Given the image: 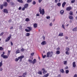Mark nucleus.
Returning a JSON list of instances; mask_svg holds the SVG:
<instances>
[{
    "instance_id": "28",
    "label": "nucleus",
    "mask_w": 77,
    "mask_h": 77,
    "mask_svg": "<svg viewBox=\"0 0 77 77\" xmlns=\"http://www.w3.org/2000/svg\"><path fill=\"white\" fill-rule=\"evenodd\" d=\"M26 36H30V33H27L26 34Z\"/></svg>"
},
{
    "instance_id": "8",
    "label": "nucleus",
    "mask_w": 77,
    "mask_h": 77,
    "mask_svg": "<svg viewBox=\"0 0 77 77\" xmlns=\"http://www.w3.org/2000/svg\"><path fill=\"white\" fill-rule=\"evenodd\" d=\"M3 12L4 13H6V14H8V9H3Z\"/></svg>"
},
{
    "instance_id": "11",
    "label": "nucleus",
    "mask_w": 77,
    "mask_h": 77,
    "mask_svg": "<svg viewBox=\"0 0 77 77\" xmlns=\"http://www.w3.org/2000/svg\"><path fill=\"white\" fill-rule=\"evenodd\" d=\"M4 6L5 7H6V6H8V3L6 2H5L4 3Z\"/></svg>"
},
{
    "instance_id": "53",
    "label": "nucleus",
    "mask_w": 77,
    "mask_h": 77,
    "mask_svg": "<svg viewBox=\"0 0 77 77\" xmlns=\"http://www.w3.org/2000/svg\"><path fill=\"white\" fill-rule=\"evenodd\" d=\"M65 69H68V66H66V67L65 68Z\"/></svg>"
},
{
    "instance_id": "60",
    "label": "nucleus",
    "mask_w": 77,
    "mask_h": 77,
    "mask_svg": "<svg viewBox=\"0 0 77 77\" xmlns=\"http://www.w3.org/2000/svg\"><path fill=\"white\" fill-rule=\"evenodd\" d=\"M6 1L8 3H9L10 2V0H6Z\"/></svg>"
},
{
    "instance_id": "13",
    "label": "nucleus",
    "mask_w": 77,
    "mask_h": 77,
    "mask_svg": "<svg viewBox=\"0 0 77 77\" xmlns=\"http://www.w3.org/2000/svg\"><path fill=\"white\" fill-rule=\"evenodd\" d=\"M72 66L73 68H75V67L76 66V65H75V62H73L72 63Z\"/></svg>"
},
{
    "instance_id": "54",
    "label": "nucleus",
    "mask_w": 77,
    "mask_h": 77,
    "mask_svg": "<svg viewBox=\"0 0 77 77\" xmlns=\"http://www.w3.org/2000/svg\"><path fill=\"white\" fill-rule=\"evenodd\" d=\"M42 1V0H38V2L40 3Z\"/></svg>"
},
{
    "instance_id": "20",
    "label": "nucleus",
    "mask_w": 77,
    "mask_h": 77,
    "mask_svg": "<svg viewBox=\"0 0 77 77\" xmlns=\"http://www.w3.org/2000/svg\"><path fill=\"white\" fill-rule=\"evenodd\" d=\"M60 72H62V73H64V72H65V71H64V70L63 69H60Z\"/></svg>"
},
{
    "instance_id": "58",
    "label": "nucleus",
    "mask_w": 77,
    "mask_h": 77,
    "mask_svg": "<svg viewBox=\"0 0 77 77\" xmlns=\"http://www.w3.org/2000/svg\"><path fill=\"white\" fill-rule=\"evenodd\" d=\"M22 26L20 25L19 29H22Z\"/></svg>"
},
{
    "instance_id": "18",
    "label": "nucleus",
    "mask_w": 77,
    "mask_h": 77,
    "mask_svg": "<svg viewBox=\"0 0 77 77\" xmlns=\"http://www.w3.org/2000/svg\"><path fill=\"white\" fill-rule=\"evenodd\" d=\"M48 75H49V73H48L44 75L43 77H47Z\"/></svg>"
},
{
    "instance_id": "57",
    "label": "nucleus",
    "mask_w": 77,
    "mask_h": 77,
    "mask_svg": "<svg viewBox=\"0 0 77 77\" xmlns=\"http://www.w3.org/2000/svg\"><path fill=\"white\" fill-rule=\"evenodd\" d=\"M49 25H50V26H53V24H52V23H51Z\"/></svg>"
},
{
    "instance_id": "31",
    "label": "nucleus",
    "mask_w": 77,
    "mask_h": 77,
    "mask_svg": "<svg viewBox=\"0 0 77 77\" xmlns=\"http://www.w3.org/2000/svg\"><path fill=\"white\" fill-rule=\"evenodd\" d=\"M57 54H60V51H57L56 53Z\"/></svg>"
},
{
    "instance_id": "56",
    "label": "nucleus",
    "mask_w": 77,
    "mask_h": 77,
    "mask_svg": "<svg viewBox=\"0 0 77 77\" xmlns=\"http://www.w3.org/2000/svg\"><path fill=\"white\" fill-rule=\"evenodd\" d=\"M57 2H58V0H55V2L56 3H57Z\"/></svg>"
},
{
    "instance_id": "33",
    "label": "nucleus",
    "mask_w": 77,
    "mask_h": 77,
    "mask_svg": "<svg viewBox=\"0 0 77 77\" xmlns=\"http://www.w3.org/2000/svg\"><path fill=\"white\" fill-rule=\"evenodd\" d=\"M66 54H67L68 55H69V52H68V51H66Z\"/></svg>"
},
{
    "instance_id": "32",
    "label": "nucleus",
    "mask_w": 77,
    "mask_h": 77,
    "mask_svg": "<svg viewBox=\"0 0 77 77\" xmlns=\"http://www.w3.org/2000/svg\"><path fill=\"white\" fill-rule=\"evenodd\" d=\"M73 12L72 11H70V13H69V15H73Z\"/></svg>"
},
{
    "instance_id": "9",
    "label": "nucleus",
    "mask_w": 77,
    "mask_h": 77,
    "mask_svg": "<svg viewBox=\"0 0 77 77\" xmlns=\"http://www.w3.org/2000/svg\"><path fill=\"white\" fill-rule=\"evenodd\" d=\"M72 8L71 7H67L66 9V11H70V10H71L72 9Z\"/></svg>"
},
{
    "instance_id": "38",
    "label": "nucleus",
    "mask_w": 77,
    "mask_h": 77,
    "mask_svg": "<svg viewBox=\"0 0 77 77\" xmlns=\"http://www.w3.org/2000/svg\"><path fill=\"white\" fill-rule=\"evenodd\" d=\"M25 21H29L30 20H29V18H26L25 19Z\"/></svg>"
},
{
    "instance_id": "41",
    "label": "nucleus",
    "mask_w": 77,
    "mask_h": 77,
    "mask_svg": "<svg viewBox=\"0 0 77 77\" xmlns=\"http://www.w3.org/2000/svg\"><path fill=\"white\" fill-rule=\"evenodd\" d=\"M69 72V70H66V74H68Z\"/></svg>"
},
{
    "instance_id": "26",
    "label": "nucleus",
    "mask_w": 77,
    "mask_h": 77,
    "mask_svg": "<svg viewBox=\"0 0 77 77\" xmlns=\"http://www.w3.org/2000/svg\"><path fill=\"white\" fill-rule=\"evenodd\" d=\"M66 51H69V48H66Z\"/></svg>"
},
{
    "instance_id": "12",
    "label": "nucleus",
    "mask_w": 77,
    "mask_h": 77,
    "mask_svg": "<svg viewBox=\"0 0 77 77\" xmlns=\"http://www.w3.org/2000/svg\"><path fill=\"white\" fill-rule=\"evenodd\" d=\"M36 62V60L35 59H34L33 60V61H32V63L33 64H35Z\"/></svg>"
},
{
    "instance_id": "21",
    "label": "nucleus",
    "mask_w": 77,
    "mask_h": 77,
    "mask_svg": "<svg viewBox=\"0 0 77 77\" xmlns=\"http://www.w3.org/2000/svg\"><path fill=\"white\" fill-rule=\"evenodd\" d=\"M65 5H66V2H64L62 4V6L63 8H64L65 7Z\"/></svg>"
},
{
    "instance_id": "45",
    "label": "nucleus",
    "mask_w": 77,
    "mask_h": 77,
    "mask_svg": "<svg viewBox=\"0 0 77 77\" xmlns=\"http://www.w3.org/2000/svg\"><path fill=\"white\" fill-rule=\"evenodd\" d=\"M4 34V32H2V33L0 34V36H2Z\"/></svg>"
},
{
    "instance_id": "17",
    "label": "nucleus",
    "mask_w": 77,
    "mask_h": 77,
    "mask_svg": "<svg viewBox=\"0 0 77 77\" xmlns=\"http://www.w3.org/2000/svg\"><path fill=\"white\" fill-rule=\"evenodd\" d=\"M63 33H60L58 35L59 36H63Z\"/></svg>"
},
{
    "instance_id": "5",
    "label": "nucleus",
    "mask_w": 77,
    "mask_h": 77,
    "mask_svg": "<svg viewBox=\"0 0 77 77\" xmlns=\"http://www.w3.org/2000/svg\"><path fill=\"white\" fill-rule=\"evenodd\" d=\"M42 71H43L42 73L43 74H45L47 72V71L45 70V69L44 68L42 69Z\"/></svg>"
},
{
    "instance_id": "2",
    "label": "nucleus",
    "mask_w": 77,
    "mask_h": 77,
    "mask_svg": "<svg viewBox=\"0 0 77 77\" xmlns=\"http://www.w3.org/2000/svg\"><path fill=\"white\" fill-rule=\"evenodd\" d=\"M24 55H22L18 57V58H16L14 60L15 62H17V61L19 60V59H20V62H21L22 61V59H23V58H24Z\"/></svg>"
},
{
    "instance_id": "39",
    "label": "nucleus",
    "mask_w": 77,
    "mask_h": 77,
    "mask_svg": "<svg viewBox=\"0 0 77 77\" xmlns=\"http://www.w3.org/2000/svg\"><path fill=\"white\" fill-rule=\"evenodd\" d=\"M0 50L1 51L3 50V48L2 47H0Z\"/></svg>"
},
{
    "instance_id": "48",
    "label": "nucleus",
    "mask_w": 77,
    "mask_h": 77,
    "mask_svg": "<svg viewBox=\"0 0 77 77\" xmlns=\"http://www.w3.org/2000/svg\"><path fill=\"white\" fill-rule=\"evenodd\" d=\"M33 5H35L36 4V2L35 1H33L32 2Z\"/></svg>"
},
{
    "instance_id": "10",
    "label": "nucleus",
    "mask_w": 77,
    "mask_h": 77,
    "mask_svg": "<svg viewBox=\"0 0 77 77\" xmlns=\"http://www.w3.org/2000/svg\"><path fill=\"white\" fill-rule=\"evenodd\" d=\"M41 45H45L47 44V42H45V41H43L41 43Z\"/></svg>"
},
{
    "instance_id": "35",
    "label": "nucleus",
    "mask_w": 77,
    "mask_h": 77,
    "mask_svg": "<svg viewBox=\"0 0 77 77\" xmlns=\"http://www.w3.org/2000/svg\"><path fill=\"white\" fill-rule=\"evenodd\" d=\"M38 74H40V75H42V71H39L38 72Z\"/></svg>"
},
{
    "instance_id": "25",
    "label": "nucleus",
    "mask_w": 77,
    "mask_h": 77,
    "mask_svg": "<svg viewBox=\"0 0 77 77\" xmlns=\"http://www.w3.org/2000/svg\"><path fill=\"white\" fill-rule=\"evenodd\" d=\"M32 2V0H27V3H31Z\"/></svg>"
},
{
    "instance_id": "37",
    "label": "nucleus",
    "mask_w": 77,
    "mask_h": 77,
    "mask_svg": "<svg viewBox=\"0 0 77 77\" xmlns=\"http://www.w3.org/2000/svg\"><path fill=\"white\" fill-rule=\"evenodd\" d=\"M64 65H67V61H64Z\"/></svg>"
},
{
    "instance_id": "64",
    "label": "nucleus",
    "mask_w": 77,
    "mask_h": 77,
    "mask_svg": "<svg viewBox=\"0 0 77 77\" xmlns=\"http://www.w3.org/2000/svg\"><path fill=\"white\" fill-rule=\"evenodd\" d=\"M65 38L66 39H68V37L67 36H66Z\"/></svg>"
},
{
    "instance_id": "15",
    "label": "nucleus",
    "mask_w": 77,
    "mask_h": 77,
    "mask_svg": "<svg viewBox=\"0 0 77 77\" xmlns=\"http://www.w3.org/2000/svg\"><path fill=\"white\" fill-rule=\"evenodd\" d=\"M69 18L70 20H73V17L72 16L69 15Z\"/></svg>"
},
{
    "instance_id": "24",
    "label": "nucleus",
    "mask_w": 77,
    "mask_h": 77,
    "mask_svg": "<svg viewBox=\"0 0 77 77\" xmlns=\"http://www.w3.org/2000/svg\"><path fill=\"white\" fill-rule=\"evenodd\" d=\"M20 51L19 50V49L17 50L16 51V54H18V53H20Z\"/></svg>"
},
{
    "instance_id": "40",
    "label": "nucleus",
    "mask_w": 77,
    "mask_h": 77,
    "mask_svg": "<svg viewBox=\"0 0 77 77\" xmlns=\"http://www.w3.org/2000/svg\"><path fill=\"white\" fill-rule=\"evenodd\" d=\"M10 3L11 6H14L15 5V4L14 2H11Z\"/></svg>"
},
{
    "instance_id": "50",
    "label": "nucleus",
    "mask_w": 77,
    "mask_h": 77,
    "mask_svg": "<svg viewBox=\"0 0 77 77\" xmlns=\"http://www.w3.org/2000/svg\"><path fill=\"white\" fill-rule=\"evenodd\" d=\"M4 54H5V52H3V54H2L1 55V56H2V55H3V56H4V55H4Z\"/></svg>"
},
{
    "instance_id": "34",
    "label": "nucleus",
    "mask_w": 77,
    "mask_h": 77,
    "mask_svg": "<svg viewBox=\"0 0 77 77\" xmlns=\"http://www.w3.org/2000/svg\"><path fill=\"white\" fill-rule=\"evenodd\" d=\"M28 61L29 63H32V61L31 60H28Z\"/></svg>"
},
{
    "instance_id": "22",
    "label": "nucleus",
    "mask_w": 77,
    "mask_h": 77,
    "mask_svg": "<svg viewBox=\"0 0 77 77\" xmlns=\"http://www.w3.org/2000/svg\"><path fill=\"white\" fill-rule=\"evenodd\" d=\"M72 31H75V32H76V31H77V27H76L74 28L73 29Z\"/></svg>"
},
{
    "instance_id": "43",
    "label": "nucleus",
    "mask_w": 77,
    "mask_h": 77,
    "mask_svg": "<svg viewBox=\"0 0 77 77\" xmlns=\"http://www.w3.org/2000/svg\"><path fill=\"white\" fill-rule=\"evenodd\" d=\"M62 28H63V29H65V25H62Z\"/></svg>"
},
{
    "instance_id": "49",
    "label": "nucleus",
    "mask_w": 77,
    "mask_h": 77,
    "mask_svg": "<svg viewBox=\"0 0 77 77\" xmlns=\"http://www.w3.org/2000/svg\"><path fill=\"white\" fill-rule=\"evenodd\" d=\"M25 9H26V8L25 7H23L22 9V11H24V10H25Z\"/></svg>"
},
{
    "instance_id": "30",
    "label": "nucleus",
    "mask_w": 77,
    "mask_h": 77,
    "mask_svg": "<svg viewBox=\"0 0 77 77\" xmlns=\"http://www.w3.org/2000/svg\"><path fill=\"white\" fill-rule=\"evenodd\" d=\"M10 53H11V51H8L7 54V56H9V54H10Z\"/></svg>"
},
{
    "instance_id": "59",
    "label": "nucleus",
    "mask_w": 77,
    "mask_h": 77,
    "mask_svg": "<svg viewBox=\"0 0 77 77\" xmlns=\"http://www.w3.org/2000/svg\"><path fill=\"white\" fill-rule=\"evenodd\" d=\"M73 77H77V74H75L74 75Z\"/></svg>"
},
{
    "instance_id": "51",
    "label": "nucleus",
    "mask_w": 77,
    "mask_h": 77,
    "mask_svg": "<svg viewBox=\"0 0 77 77\" xmlns=\"http://www.w3.org/2000/svg\"><path fill=\"white\" fill-rule=\"evenodd\" d=\"M34 54H35V53H32L31 54V56H33V55Z\"/></svg>"
},
{
    "instance_id": "3",
    "label": "nucleus",
    "mask_w": 77,
    "mask_h": 77,
    "mask_svg": "<svg viewBox=\"0 0 77 77\" xmlns=\"http://www.w3.org/2000/svg\"><path fill=\"white\" fill-rule=\"evenodd\" d=\"M39 12H40V14H42V15H44V14H45V11L44 10V9L43 8L42 11L41 8H40L39 9Z\"/></svg>"
},
{
    "instance_id": "52",
    "label": "nucleus",
    "mask_w": 77,
    "mask_h": 77,
    "mask_svg": "<svg viewBox=\"0 0 77 77\" xmlns=\"http://www.w3.org/2000/svg\"><path fill=\"white\" fill-rule=\"evenodd\" d=\"M47 19H49V18H50V17L48 16L46 17Z\"/></svg>"
},
{
    "instance_id": "63",
    "label": "nucleus",
    "mask_w": 77,
    "mask_h": 77,
    "mask_svg": "<svg viewBox=\"0 0 77 77\" xmlns=\"http://www.w3.org/2000/svg\"><path fill=\"white\" fill-rule=\"evenodd\" d=\"M36 16L37 17H39V14H37Z\"/></svg>"
},
{
    "instance_id": "47",
    "label": "nucleus",
    "mask_w": 77,
    "mask_h": 77,
    "mask_svg": "<svg viewBox=\"0 0 77 77\" xmlns=\"http://www.w3.org/2000/svg\"><path fill=\"white\" fill-rule=\"evenodd\" d=\"M2 62L1 61L0 63V67H1V66H2Z\"/></svg>"
},
{
    "instance_id": "4",
    "label": "nucleus",
    "mask_w": 77,
    "mask_h": 77,
    "mask_svg": "<svg viewBox=\"0 0 77 77\" xmlns=\"http://www.w3.org/2000/svg\"><path fill=\"white\" fill-rule=\"evenodd\" d=\"M27 29H25V31L26 32H30V31L32 30V27H31L27 26Z\"/></svg>"
},
{
    "instance_id": "16",
    "label": "nucleus",
    "mask_w": 77,
    "mask_h": 77,
    "mask_svg": "<svg viewBox=\"0 0 77 77\" xmlns=\"http://www.w3.org/2000/svg\"><path fill=\"white\" fill-rule=\"evenodd\" d=\"M60 13L61 15H63L64 14V11L63 10H61L60 11Z\"/></svg>"
},
{
    "instance_id": "14",
    "label": "nucleus",
    "mask_w": 77,
    "mask_h": 77,
    "mask_svg": "<svg viewBox=\"0 0 77 77\" xmlns=\"http://www.w3.org/2000/svg\"><path fill=\"white\" fill-rule=\"evenodd\" d=\"M28 6H29V4H26L24 5V7L25 8H27Z\"/></svg>"
},
{
    "instance_id": "55",
    "label": "nucleus",
    "mask_w": 77,
    "mask_h": 77,
    "mask_svg": "<svg viewBox=\"0 0 77 77\" xmlns=\"http://www.w3.org/2000/svg\"><path fill=\"white\" fill-rule=\"evenodd\" d=\"M22 8V7H19V10H21Z\"/></svg>"
},
{
    "instance_id": "62",
    "label": "nucleus",
    "mask_w": 77,
    "mask_h": 77,
    "mask_svg": "<svg viewBox=\"0 0 77 77\" xmlns=\"http://www.w3.org/2000/svg\"><path fill=\"white\" fill-rule=\"evenodd\" d=\"M11 46H12V45H13V43H12V42H11Z\"/></svg>"
},
{
    "instance_id": "29",
    "label": "nucleus",
    "mask_w": 77,
    "mask_h": 77,
    "mask_svg": "<svg viewBox=\"0 0 77 77\" xmlns=\"http://www.w3.org/2000/svg\"><path fill=\"white\" fill-rule=\"evenodd\" d=\"M27 75V72H25V73H23V74L22 75V76H25V75Z\"/></svg>"
},
{
    "instance_id": "61",
    "label": "nucleus",
    "mask_w": 77,
    "mask_h": 77,
    "mask_svg": "<svg viewBox=\"0 0 77 77\" xmlns=\"http://www.w3.org/2000/svg\"><path fill=\"white\" fill-rule=\"evenodd\" d=\"M57 77H61V75H60V74L58 75Z\"/></svg>"
},
{
    "instance_id": "36",
    "label": "nucleus",
    "mask_w": 77,
    "mask_h": 77,
    "mask_svg": "<svg viewBox=\"0 0 77 77\" xmlns=\"http://www.w3.org/2000/svg\"><path fill=\"white\" fill-rule=\"evenodd\" d=\"M3 5H2L1 6V9H3Z\"/></svg>"
},
{
    "instance_id": "6",
    "label": "nucleus",
    "mask_w": 77,
    "mask_h": 77,
    "mask_svg": "<svg viewBox=\"0 0 77 77\" xmlns=\"http://www.w3.org/2000/svg\"><path fill=\"white\" fill-rule=\"evenodd\" d=\"M3 57V59H8V56L6 55H4L3 54L2 55V56L1 57Z\"/></svg>"
},
{
    "instance_id": "7",
    "label": "nucleus",
    "mask_w": 77,
    "mask_h": 77,
    "mask_svg": "<svg viewBox=\"0 0 77 77\" xmlns=\"http://www.w3.org/2000/svg\"><path fill=\"white\" fill-rule=\"evenodd\" d=\"M11 36L12 35H10V36L8 37L7 39L5 40V42H8V41L10 40V39H11Z\"/></svg>"
},
{
    "instance_id": "42",
    "label": "nucleus",
    "mask_w": 77,
    "mask_h": 77,
    "mask_svg": "<svg viewBox=\"0 0 77 77\" xmlns=\"http://www.w3.org/2000/svg\"><path fill=\"white\" fill-rule=\"evenodd\" d=\"M24 50H25V49L23 48H22L21 49V51H22V52L24 51Z\"/></svg>"
},
{
    "instance_id": "23",
    "label": "nucleus",
    "mask_w": 77,
    "mask_h": 77,
    "mask_svg": "<svg viewBox=\"0 0 77 77\" xmlns=\"http://www.w3.org/2000/svg\"><path fill=\"white\" fill-rule=\"evenodd\" d=\"M17 2L21 3H23V1L22 0H17Z\"/></svg>"
},
{
    "instance_id": "19",
    "label": "nucleus",
    "mask_w": 77,
    "mask_h": 77,
    "mask_svg": "<svg viewBox=\"0 0 77 77\" xmlns=\"http://www.w3.org/2000/svg\"><path fill=\"white\" fill-rule=\"evenodd\" d=\"M34 27V28H36L38 26V25L36 23H35L33 24Z\"/></svg>"
},
{
    "instance_id": "46",
    "label": "nucleus",
    "mask_w": 77,
    "mask_h": 77,
    "mask_svg": "<svg viewBox=\"0 0 77 77\" xmlns=\"http://www.w3.org/2000/svg\"><path fill=\"white\" fill-rule=\"evenodd\" d=\"M44 59V58H45L46 57V55H44L43 57H42Z\"/></svg>"
},
{
    "instance_id": "27",
    "label": "nucleus",
    "mask_w": 77,
    "mask_h": 77,
    "mask_svg": "<svg viewBox=\"0 0 77 77\" xmlns=\"http://www.w3.org/2000/svg\"><path fill=\"white\" fill-rule=\"evenodd\" d=\"M57 5L58 6H59V7H60V6H61V3H57Z\"/></svg>"
},
{
    "instance_id": "1",
    "label": "nucleus",
    "mask_w": 77,
    "mask_h": 77,
    "mask_svg": "<svg viewBox=\"0 0 77 77\" xmlns=\"http://www.w3.org/2000/svg\"><path fill=\"white\" fill-rule=\"evenodd\" d=\"M46 55L47 57H51L53 56V52L52 51L51 52L48 51Z\"/></svg>"
},
{
    "instance_id": "44",
    "label": "nucleus",
    "mask_w": 77,
    "mask_h": 77,
    "mask_svg": "<svg viewBox=\"0 0 77 77\" xmlns=\"http://www.w3.org/2000/svg\"><path fill=\"white\" fill-rule=\"evenodd\" d=\"M74 2H75V0H73V1H71V3H74Z\"/></svg>"
}]
</instances>
